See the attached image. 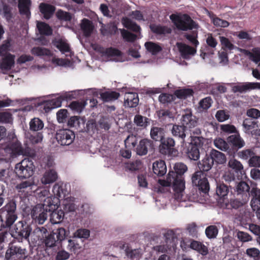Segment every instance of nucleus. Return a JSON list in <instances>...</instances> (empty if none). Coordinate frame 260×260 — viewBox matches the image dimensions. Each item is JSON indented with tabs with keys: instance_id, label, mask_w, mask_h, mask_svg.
Returning a JSON list of instances; mask_svg holds the SVG:
<instances>
[{
	"instance_id": "1",
	"label": "nucleus",
	"mask_w": 260,
	"mask_h": 260,
	"mask_svg": "<svg viewBox=\"0 0 260 260\" xmlns=\"http://www.w3.org/2000/svg\"><path fill=\"white\" fill-rule=\"evenodd\" d=\"M175 171H170L166 180H159V183L162 186L172 185L174 191V197L179 202L185 201L183 192L185 188V182L182 175L187 170V166L183 163H176L174 166Z\"/></svg>"
},
{
	"instance_id": "2",
	"label": "nucleus",
	"mask_w": 260,
	"mask_h": 260,
	"mask_svg": "<svg viewBox=\"0 0 260 260\" xmlns=\"http://www.w3.org/2000/svg\"><path fill=\"white\" fill-rule=\"evenodd\" d=\"M17 218L16 204L12 200L0 210V230L10 227Z\"/></svg>"
},
{
	"instance_id": "3",
	"label": "nucleus",
	"mask_w": 260,
	"mask_h": 260,
	"mask_svg": "<svg viewBox=\"0 0 260 260\" xmlns=\"http://www.w3.org/2000/svg\"><path fill=\"white\" fill-rule=\"evenodd\" d=\"M170 18L179 30L186 31L194 28L198 29L199 27V24L187 14H172Z\"/></svg>"
},
{
	"instance_id": "4",
	"label": "nucleus",
	"mask_w": 260,
	"mask_h": 260,
	"mask_svg": "<svg viewBox=\"0 0 260 260\" xmlns=\"http://www.w3.org/2000/svg\"><path fill=\"white\" fill-rule=\"evenodd\" d=\"M34 166L31 160L25 158L15 166V171L19 178H28L34 173Z\"/></svg>"
},
{
	"instance_id": "5",
	"label": "nucleus",
	"mask_w": 260,
	"mask_h": 260,
	"mask_svg": "<svg viewBox=\"0 0 260 260\" xmlns=\"http://www.w3.org/2000/svg\"><path fill=\"white\" fill-rule=\"evenodd\" d=\"M31 232L30 225L25 221H19L13 228L12 236L14 238H24L29 241V237Z\"/></svg>"
},
{
	"instance_id": "6",
	"label": "nucleus",
	"mask_w": 260,
	"mask_h": 260,
	"mask_svg": "<svg viewBox=\"0 0 260 260\" xmlns=\"http://www.w3.org/2000/svg\"><path fill=\"white\" fill-rule=\"evenodd\" d=\"M26 253V249L24 248L10 244L5 253L6 260H20L25 257Z\"/></svg>"
},
{
	"instance_id": "7",
	"label": "nucleus",
	"mask_w": 260,
	"mask_h": 260,
	"mask_svg": "<svg viewBox=\"0 0 260 260\" xmlns=\"http://www.w3.org/2000/svg\"><path fill=\"white\" fill-rule=\"evenodd\" d=\"M56 139L61 145H69L73 143L75 135L69 129H59L56 133Z\"/></svg>"
},
{
	"instance_id": "8",
	"label": "nucleus",
	"mask_w": 260,
	"mask_h": 260,
	"mask_svg": "<svg viewBox=\"0 0 260 260\" xmlns=\"http://www.w3.org/2000/svg\"><path fill=\"white\" fill-rule=\"evenodd\" d=\"M192 184L199 187L202 191H206L209 190V183L205 175L202 171L196 172L192 176Z\"/></svg>"
},
{
	"instance_id": "9",
	"label": "nucleus",
	"mask_w": 260,
	"mask_h": 260,
	"mask_svg": "<svg viewBox=\"0 0 260 260\" xmlns=\"http://www.w3.org/2000/svg\"><path fill=\"white\" fill-rule=\"evenodd\" d=\"M255 89H260V83L246 82L239 83L232 87V90L234 93H245Z\"/></svg>"
},
{
	"instance_id": "10",
	"label": "nucleus",
	"mask_w": 260,
	"mask_h": 260,
	"mask_svg": "<svg viewBox=\"0 0 260 260\" xmlns=\"http://www.w3.org/2000/svg\"><path fill=\"white\" fill-rule=\"evenodd\" d=\"M5 151L10 154L11 156L25 154V151L18 141L13 142L5 148Z\"/></svg>"
},
{
	"instance_id": "11",
	"label": "nucleus",
	"mask_w": 260,
	"mask_h": 260,
	"mask_svg": "<svg viewBox=\"0 0 260 260\" xmlns=\"http://www.w3.org/2000/svg\"><path fill=\"white\" fill-rule=\"evenodd\" d=\"M159 146V152L162 154H169L175 145V140L172 138L162 139Z\"/></svg>"
},
{
	"instance_id": "12",
	"label": "nucleus",
	"mask_w": 260,
	"mask_h": 260,
	"mask_svg": "<svg viewBox=\"0 0 260 260\" xmlns=\"http://www.w3.org/2000/svg\"><path fill=\"white\" fill-rule=\"evenodd\" d=\"M181 57L184 59H189L191 56L196 53V50L185 44L178 42L176 43Z\"/></svg>"
},
{
	"instance_id": "13",
	"label": "nucleus",
	"mask_w": 260,
	"mask_h": 260,
	"mask_svg": "<svg viewBox=\"0 0 260 260\" xmlns=\"http://www.w3.org/2000/svg\"><path fill=\"white\" fill-rule=\"evenodd\" d=\"M181 123L185 127L192 128L197 126L198 121L196 117L188 111L182 115Z\"/></svg>"
},
{
	"instance_id": "14",
	"label": "nucleus",
	"mask_w": 260,
	"mask_h": 260,
	"mask_svg": "<svg viewBox=\"0 0 260 260\" xmlns=\"http://www.w3.org/2000/svg\"><path fill=\"white\" fill-rule=\"evenodd\" d=\"M138 95L136 92H126L124 98V105L125 107L133 108L136 107L139 103Z\"/></svg>"
},
{
	"instance_id": "15",
	"label": "nucleus",
	"mask_w": 260,
	"mask_h": 260,
	"mask_svg": "<svg viewBox=\"0 0 260 260\" xmlns=\"http://www.w3.org/2000/svg\"><path fill=\"white\" fill-rule=\"evenodd\" d=\"M57 174L53 169L46 170L42 175L40 181L44 185L51 184L54 182L57 179Z\"/></svg>"
},
{
	"instance_id": "16",
	"label": "nucleus",
	"mask_w": 260,
	"mask_h": 260,
	"mask_svg": "<svg viewBox=\"0 0 260 260\" xmlns=\"http://www.w3.org/2000/svg\"><path fill=\"white\" fill-rule=\"evenodd\" d=\"M58 199L54 196H51L45 198L43 204L42 205L45 209H47L48 211L51 212L55 210L58 207Z\"/></svg>"
},
{
	"instance_id": "17",
	"label": "nucleus",
	"mask_w": 260,
	"mask_h": 260,
	"mask_svg": "<svg viewBox=\"0 0 260 260\" xmlns=\"http://www.w3.org/2000/svg\"><path fill=\"white\" fill-rule=\"evenodd\" d=\"M153 171L158 176H162L166 173L167 167L164 160H156L153 164Z\"/></svg>"
},
{
	"instance_id": "18",
	"label": "nucleus",
	"mask_w": 260,
	"mask_h": 260,
	"mask_svg": "<svg viewBox=\"0 0 260 260\" xmlns=\"http://www.w3.org/2000/svg\"><path fill=\"white\" fill-rule=\"evenodd\" d=\"M213 164L212 158L210 155H208L206 154L205 156L199 162L198 167L200 171L202 172H207L212 168Z\"/></svg>"
},
{
	"instance_id": "19",
	"label": "nucleus",
	"mask_w": 260,
	"mask_h": 260,
	"mask_svg": "<svg viewBox=\"0 0 260 260\" xmlns=\"http://www.w3.org/2000/svg\"><path fill=\"white\" fill-rule=\"evenodd\" d=\"M80 27L85 37L90 36L94 28L92 21L86 18L82 20L80 23Z\"/></svg>"
},
{
	"instance_id": "20",
	"label": "nucleus",
	"mask_w": 260,
	"mask_h": 260,
	"mask_svg": "<svg viewBox=\"0 0 260 260\" xmlns=\"http://www.w3.org/2000/svg\"><path fill=\"white\" fill-rule=\"evenodd\" d=\"M151 145V142L147 139H142L136 148V153L139 155H144L147 153L148 148Z\"/></svg>"
},
{
	"instance_id": "21",
	"label": "nucleus",
	"mask_w": 260,
	"mask_h": 260,
	"mask_svg": "<svg viewBox=\"0 0 260 260\" xmlns=\"http://www.w3.org/2000/svg\"><path fill=\"white\" fill-rule=\"evenodd\" d=\"M228 141L233 146L238 149L243 147L245 143L244 140L241 137L239 134L232 135L228 138Z\"/></svg>"
},
{
	"instance_id": "22",
	"label": "nucleus",
	"mask_w": 260,
	"mask_h": 260,
	"mask_svg": "<svg viewBox=\"0 0 260 260\" xmlns=\"http://www.w3.org/2000/svg\"><path fill=\"white\" fill-rule=\"evenodd\" d=\"M56 242L57 241L54 237V233H52L46 235L45 238L42 240L41 243L46 251L56 246Z\"/></svg>"
},
{
	"instance_id": "23",
	"label": "nucleus",
	"mask_w": 260,
	"mask_h": 260,
	"mask_svg": "<svg viewBox=\"0 0 260 260\" xmlns=\"http://www.w3.org/2000/svg\"><path fill=\"white\" fill-rule=\"evenodd\" d=\"M39 9L44 17L46 19H49L55 10L54 6L45 3H41L39 6Z\"/></svg>"
},
{
	"instance_id": "24",
	"label": "nucleus",
	"mask_w": 260,
	"mask_h": 260,
	"mask_svg": "<svg viewBox=\"0 0 260 260\" xmlns=\"http://www.w3.org/2000/svg\"><path fill=\"white\" fill-rule=\"evenodd\" d=\"M30 5V0H19L18 6L20 14L24 15L26 17L29 18L30 15L29 10Z\"/></svg>"
},
{
	"instance_id": "25",
	"label": "nucleus",
	"mask_w": 260,
	"mask_h": 260,
	"mask_svg": "<svg viewBox=\"0 0 260 260\" xmlns=\"http://www.w3.org/2000/svg\"><path fill=\"white\" fill-rule=\"evenodd\" d=\"M171 132L174 136L181 139L182 143H183L184 142V139L186 135L185 127L183 125H173Z\"/></svg>"
},
{
	"instance_id": "26",
	"label": "nucleus",
	"mask_w": 260,
	"mask_h": 260,
	"mask_svg": "<svg viewBox=\"0 0 260 260\" xmlns=\"http://www.w3.org/2000/svg\"><path fill=\"white\" fill-rule=\"evenodd\" d=\"M257 125V121L248 118L244 119L242 123L244 132L249 135H253V130L256 128Z\"/></svg>"
},
{
	"instance_id": "27",
	"label": "nucleus",
	"mask_w": 260,
	"mask_h": 260,
	"mask_svg": "<svg viewBox=\"0 0 260 260\" xmlns=\"http://www.w3.org/2000/svg\"><path fill=\"white\" fill-rule=\"evenodd\" d=\"M209 155L212 158L213 162L215 161L218 164H223L226 162V157L224 154L216 150L212 149Z\"/></svg>"
},
{
	"instance_id": "28",
	"label": "nucleus",
	"mask_w": 260,
	"mask_h": 260,
	"mask_svg": "<svg viewBox=\"0 0 260 260\" xmlns=\"http://www.w3.org/2000/svg\"><path fill=\"white\" fill-rule=\"evenodd\" d=\"M150 29L152 31L157 35H165L170 34L172 32V29L170 27L160 25H151Z\"/></svg>"
},
{
	"instance_id": "29",
	"label": "nucleus",
	"mask_w": 260,
	"mask_h": 260,
	"mask_svg": "<svg viewBox=\"0 0 260 260\" xmlns=\"http://www.w3.org/2000/svg\"><path fill=\"white\" fill-rule=\"evenodd\" d=\"M228 166L237 173L242 174L244 172L242 164L234 158H232L229 160Z\"/></svg>"
},
{
	"instance_id": "30",
	"label": "nucleus",
	"mask_w": 260,
	"mask_h": 260,
	"mask_svg": "<svg viewBox=\"0 0 260 260\" xmlns=\"http://www.w3.org/2000/svg\"><path fill=\"white\" fill-rule=\"evenodd\" d=\"M122 248L124 249L126 255L131 258H139L141 256V250L140 249H131L127 244L122 245Z\"/></svg>"
},
{
	"instance_id": "31",
	"label": "nucleus",
	"mask_w": 260,
	"mask_h": 260,
	"mask_svg": "<svg viewBox=\"0 0 260 260\" xmlns=\"http://www.w3.org/2000/svg\"><path fill=\"white\" fill-rule=\"evenodd\" d=\"M187 157L191 160H197L200 158V151L194 145H189L186 152Z\"/></svg>"
},
{
	"instance_id": "32",
	"label": "nucleus",
	"mask_w": 260,
	"mask_h": 260,
	"mask_svg": "<svg viewBox=\"0 0 260 260\" xmlns=\"http://www.w3.org/2000/svg\"><path fill=\"white\" fill-rule=\"evenodd\" d=\"M190 246L191 249L197 251L203 255H206L208 253V248L200 242L193 241L191 242Z\"/></svg>"
},
{
	"instance_id": "33",
	"label": "nucleus",
	"mask_w": 260,
	"mask_h": 260,
	"mask_svg": "<svg viewBox=\"0 0 260 260\" xmlns=\"http://www.w3.org/2000/svg\"><path fill=\"white\" fill-rule=\"evenodd\" d=\"M29 129L33 132L39 131L44 127V122L39 118H34L29 122Z\"/></svg>"
},
{
	"instance_id": "34",
	"label": "nucleus",
	"mask_w": 260,
	"mask_h": 260,
	"mask_svg": "<svg viewBox=\"0 0 260 260\" xmlns=\"http://www.w3.org/2000/svg\"><path fill=\"white\" fill-rule=\"evenodd\" d=\"M14 58L15 56L11 54L5 56L1 63L2 68L6 70L10 69L14 66Z\"/></svg>"
},
{
	"instance_id": "35",
	"label": "nucleus",
	"mask_w": 260,
	"mask_h": 260,
	"mask_svg": "<svg viewBox=\"0 0 260 260\" xmlns=\"http://www.w3.org/2000/svg\"><path fill=\"white\" fill-rule=\"evenodd\" d=\"M119 95V93L115 91H107L101 94L102 99L105 102L115 101L118 99Z\"/></svg>"
},
{
	"instance_id": "36",
	"label": "nucleus",
	"mask_w": 260,
	"mask_h": 260,
	"mask_svg": "<svg viewBox=\"0 0 260 260\" xmlns=\"http://www.w3.org/2000/svg\"><path fill=\"white\" fill-rule=\"evenodd\" d=\"M50 214V221L53 224H57L61 222L64 216V212L61 210L52 211Z\"/></svg>"
},
{
	"instance_id": "37",
	"label": "nucleus",
	"mask_w": 260,
	"mask_h": 260,
	"mask_svg": "<svg viewBox=\"0 0 260 260\" xmlns=\"http://www.w3.org/2000/svg\"><path fill=\"white\" fill-rule=\"evenodd\" d=\"M221 48L224 50H232L236 48L232 42L227 38L224 36L219 37Z\"/></svg>"
},
{
	"instance_id": "38",
	"label": "nucleus",
	"mask_w": 260,
	"mask_h": 260,
	"mask_svg": "<svg viewBox=\"0 0 260 260\" xmlns=\"http://www.w3.org/2000/svg\"><path fill=\"white\" fill-rule=\"evenodd\" d=\"M122 23L125 27L135 32H139L140 30V27L139 26L127 17H124L122 19Z\"/></svg>"
},
{
	"instance_id": "39",
	"label": "nucleus",
	"mask_w": 260,
	"mask_h": 260,
	"mask_svg": "<svg viewBox=\"0 0 260 260\" xmlns=\"http://www.w3.org/2000/svg\"><path fill=\"white\" fill-rule=\"evenodd\" d=\"M145 46L147 50L153 55L157 54L162 50V48L159 45L152 42H146Z\"/></svg>"
},
{
	"instance_id": "40",
	"label": "nucleus",
	"mask_w": 260,
	"mask_h": 260,
	"mask_svg": "<svg viewBox=\"0 0 260 260\" xmlns=\"http://www.w3.org/2000/svg\"><path fill=\"white\" fill-rule=\"evenodd\" d=\"M31 52L32 54L38 56H49L51 55V51L49 49L43 47H34L31 49Z\"/></svg>"
},
{
	"instance_id": "41",
	"label": "nucleus",
	"mask_w": 260,
	"mask_h": 260,
	"mask_svg": "<svg viewBox=\"0 0 260 260\" xmlns=\"http://www.w3.org/2000/svg\"><path fill=\"white\" fill-rule=\"evenodd\" d=\"M37 27L41 35L49 36L52 33V30L51 27L45 22L37 21Z\"/></svg>"
},
{
	"instance_id": "42",
	"label": "nucleus",
	"mask_w": 260,
	"mask_h": 260,
	"mask_svg": "<svg viewBox=\"0 0 260 260\" xmlns=\"http://www.w3.org/2000/svg\"><path fill=\"white\" fill-rule=\"evenodd\" d=\"M253 149H246L239 151L237 153L238 157L243 160H250L255 153Z\"/></svg>"
},
{
	"instance_id": "43",
	"label": "nucleus",
	"mask_w": 260,
	"mask_h": 260,
	"mask_svg": "<svg viewBox=\"0 0 260 260\" xmlns=\"http://www.w3.org/2000/svg\"><path fill=\"white\" fill-rule=\"evenodd\" d=\"M52 192L54 194V196L59 199V198L64 197L67 190L63 188L62 185L57 183L53 186Z\"/></svg>"
},
{
	"instance_id": "44",
	"label": "nucleus",
	"mask_w": 260,
	"mask_h": 260,
	"mask_svg": "<svg viewBox=\"0 0 260 260\" xmlns=\"http://www.w3.org/2000/svg\"><path fill=\"white\" fill-rule=\"evenodd\" d=\"M150 136L151 138L155 141L159 139L161 140L164 136V129L160 127H153L151 129Z\"/></svg>"
},
{
	"instance_id": "45",
	"label": "nucleus",
	"mask_w": 260,
	"mask_h": 260,
	"mask_svg": "<svg viewBox=\"0 0 260 260\" xmlns=\"http://www.w3.org/2000/svg\"><path fill=\"white\" fill-rule=\"evenodd\" d=\"M141 167V162L140 160L129 161L124 164V168L126 171H135Z\"/></svg>"
},
{
	"instance_id": "46",
	"label": "nucleus",
	"mask_w": 260,
	"mask_h": 260,
	"mask_svg": "<svg viewBox=\"0 0 260 260\" xmlns=\"http://www.w3.org/2000/svg\"><path fill=\"white\" fill-rule=\"evenodd\" d=\"M214 145L217 148L223 151H227L230 148L228 143L220 138H217L214 140Z\"/></svg>"
},
{
	"instance_id": "47",
	"label": "nucleus",
	"mask_w": 260,
	"mask_h": 260,
	"mask_svg": "<svg viewBox=\"0 0 260 260\" xmlns=\"http://www.w3.org/2000/svg\"><path fill=\"white\" fill-rule=\"evenodd\" d=\"M218 233V229L216 225H211L206 228L205 234L209 239H215Z\"/></svg>"
},
{
	"instance_id": "48",
	"label": "nucleus",
	"mask_w": 260,
	"mask_h": 260,
	"mask_svg": "<svg viewBox=\"0 0 260 260\" xmlns=\"http://www.w3.org/2000/svg\"><path fill=\"white\" fill-rule=\"evenodd\" d=\"M55 46L62 53L70 52V47L69 45L64 41L59 40L56 41L55 43Z\"/></svg>"
},
{
	"instance_id": "49",
	"label": "nucleus",
	"mask_w": 260,
	"mask_h": 260,
	"mask_svg": "<svg viewBox=\"0 0 260 260\" xmlns=\"http://www.w3.org/2000/svg\"><path fill=\"white\" fill-rule=\"evenodd\" d=\"M193 91L190 89H182L175 91V95L179 99H186L192 94Z\"/></svg>"
},
{
	"instance_id": "50",
	"label": "nucleus",
	"mask_w": 260,
	"mask_h": 260,
	"mask_svg": "<svg viewBox=\"0 0 260 260\" xmlns=\"http://www.w3.org/2000/svg\"><path fill=\"white\" fill-rule=\"evenodd\" d=\"M236 232V237L242 242H247L252 240V236L247 233L240 231H237Z\"/></svg>"
},
{
	"instance_id": "51",
	"label": "nucleus",
	"mask_w": 260,
	"mask_h": 260,
	"mask_svg": "<svg viewBox=\"0 0 260 260\" xmlns=\"http://www.w3.org/2000/svg\"><path fill=\"white\" fill-rule=\"evenodd\" d=\"M249 58L255 64L260 62V48L253 49L249 54Z\"/></svg>"
},
{
	"instance_id": "52",
	"label": "nucleus",
	"mask_w": 260,
	"mask_h": 260,
	"mask_svg": "<svg viewBox=\"0 0 260 260\" xmlns=\"http://www.w3.org/2000/svg\"><path fill=\"white\" fill-rule=\"evenodd\" d=\"M120 31L123 39L127 42H133L137 38V35L131 33L125 29H120Z\"/></svg>"
},
{
	"instance_id": "53",
	"label": "nucleus",
	"mask_w": 260,
	"mask_h": 260,
	"mask_svg": "<svg viewBox=\"0 0 260 260\" xmlns=\"http://www.w3.org/2000/svg\"><path fill=\"white\" fill-rule=\"evenodd\" d=\"M68 242V249L71 251L74 252V253L78 251V250L81 247L76 239H69Z\"/></svg>"
},
{
	"instance_id": "54",
	"label": "nucleus",
	"mask_w": 260,
	"mask_h": 260,
	"mask_svg": "<svg viewBox=\"0 0 260 260\" xmlns=\"http://www.w3.org/2000/svg\"><path fill=\"white\" fill-rule=\"evenodd\" d=\"M138 140L136 136L133 135L128 136L124 141L125 147L130 149L134 148Z\"/></svg>"
},
{
	"instance_id": "55",
	"label": "nucleus",
	"mask_w": 260,
	"mask_h": 260,
	"mask_svg": "<svg viewBox=\"0 0 260 260\" xmlns=\"http://www.w3.org/2000/svg\"><path fill=\"white\" fill-rule=\"evenodd\" d=\"M56 15L59 20L64 21H69L72 18L71 13L61 10H58L56 13Z\"/></svg>"
},
{
	"instance_id": "56",
	"label": "nucleus",
	"mask_w": 260,
	"mask_h": 260,
	"mask_svg": "<svg viewBox=\"0 0 260 260\" xmlns=\"http://www.w3.org/2000/svg\"><path fill=\"white\" fill-rule=\"evenodd\" d=\"M206 141V139L202 137H192L190 145H194L198 148H202Z\"/></svg>"
},
{
	"instance_id": "57",
	"label": "nucleus",
	"mask_w": 260,
	"mask_h": 260,
	"mask_svg": "<svg viewBox=\"0 0 260 260\" xmlns=\"http://www.w3.org/2000/svg\"><path fill=\"white\" fill-rule=\"evenodd\" d=\"M247 163L250 167L260 168V156L255 153L252 158L247 161Z\"/></svg>"
},
{
	"instance_id": "58",
	"label": "nucleus",
	"mask_w": 260,
	"mask_h": 260,
	"mask_svg": "<svg viewBox=\"0 0 260 260\" xmlns=\"http://www.w3.org/2000/svg\"><path fill=\"white\" fill-rule=\"evenodd\" d=\"M85 106V104L84 102H80L78 101H74V102H72L70 104L69 107L72 110H73L77 113H80L82 112V111L83 109V108H84Z\"/></svg>"
},
{
	"instance_id": "59",
	"label": "nucleus",
	"mask_w": 260,
	"mask_h": 260,
	"mask_svg": "<svg viewBox=\"0 0 260 260\" xmlns=\"http://www.w3.org/2000/svg\"><path fill=\"white\" fill-rule=\"evenodd\" d=\"M229 192V189L226 185L224 184H219L216 187V194L220 197H224L227 196Z\"/></svg>"
},
{
	"instance_id": "60",
	"label": "nucleus",
	"mask_w": 260,
	"mask_h": 260,
	"mask_svg": "<svg viewBox=\"0 0 260 260\" xmlns=\"http://www.w3.org/2000/svg\"><path fill=\"white\" fill-rule=\"evenodd\" d=\"M148 119L140 115H137L134 118V122L139 126L145 127L147 125Z\"/></svg>"
},
{
	"instance_id": "61",
	"label": "nucleus",
	"mask_w": 260,
	"mask_h": 260,
	"mask_svg": "<svg viewBox=\"0 0 260 260\" xmlns=\"http://www.w3.org/2000/svg\"><path fill=\"white\" fill-rule=\"evenodd\" d=\"M47 210L43 207L42 204H38L34 207L31 212V216L32 218L35 220V219L38 218L39 215V213H41L43 211Z\"/></svg>"
},
{
	"instance_id": "62",
	"label": "nucleus",
	"mask_w": 260,
	"mask_h": 260,
	"mask_svg": "<svg viewBox=\"0 0 260 260\" xmlns=\"http://www.w3.org/2000/svg\"><path fill=\"white\" fill-rule=\"evenodd\" d=\"M206 42L208 46L212 49H215L218 44L216 39L210 33L206 35Z\"/></svg>"
},
{
	"instance_id": "63",
	"label": "nucleus",
	"mask_w": 260,
	"mask_h": 260,
	"mask_svg": "<svg viewBox=\"0 0 260 260\" xmlns=\"http://www.w3.org/2000/svg\"><path fill=\"white\" fill-rule=\"evenodd\" d=\"M211 19L214 25L216 26L226 27L229 25V23L227 21L221 19L218 17L212 16L211 17Z\"/></svg>"
},
{
	"instance_id": "64",
	"label": "nucleus",
	"mask_w": 260,
	"mask_h": 260,
	"mask_svg": "<svg viewBox=\"0 0 260 260\" xmlns=\"http://www.w3.org/2000/svg\"><path fill=\"white\" fill-rule=\"evenodd\" d=\"M249 189V185L244 181H240L236 186V191L239 194L244 192H248Z\"/></svg>"
}]
</instances>
